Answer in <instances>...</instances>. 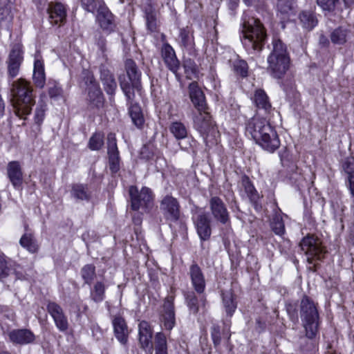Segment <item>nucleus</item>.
Wrapping results in <instances>:
<instances>
[{"label": "nucleus", "instance_id": "30", "mask_svg": "<svg viewBox=\"0 0 354 354\" xmlns=\"http://www.w3.org/2000/svg\"><path fill=\"white\" fill-rule=\"evenodd\" d=\"M97 12V20L100 27L108 33L113 32L115 26L113 14L104 6Z\"/></svg>", "mask_w": 354, "mask_h": 354}, {"label": "nucleus", "instance_id": "5", "mask_svg": "<svg viewBox=\"0 0 354 354\" xmlns=\"http://www.w3.org/2000/svg\"><path fill=\"white\" fill-rule=\"evenodd\" d=\"M193 127L207 145L208 142H214L219 135L218 128L207 110L198 112L194 115Z\"/></svg>", "mask_w": 354, "mask_h": 354}, {"label": "nucleus", "instance_id": "2", "mask_svg": "<svg viewBox=\"0 0 354 354\" xmlns=\"http://www.w3.org/2000/svg\"><path fill=\"white\" fill-rule=\"evenodd\" d=\"M11 92L16 115L26 119L25 116L30 114L35 102L30 83L24 79H19L12 83Z\"/></svg>", "mask_w": 354, "mask_h": 354}, {"label": "nucleus", "instance_id": "26", "mask_svg": "<svg viewBox=\"0 0 354 354\" xmlns=\"http://www.w3.org/2000/svg\"><path fill=\"white\" fill-rule=\"evenodd\" d=\"M174 301V296L169 295L165 298L163 305V324L165 328L169 330H171L175 325V312Z\"/></svg>", "mask_w": 354, "mask_h": 354}, {"label": "nucleus", "instance_id": "7", "mask_svg": "<svg viewBox=\"0 0 354 354\" xmlns=\"http://www.w3.org/2000/svg\"><path fill=\"white\" fill-rule=\"evenodd\" d=\"M301 250L307 256L309 264H313L315 260H321L324 257L326 250L322 245L321 241L314 235L308 234L300 242Z\"/></svg>", "mask_w": 354, "mask_h": 354}, {"label": "nucleus", "instance_id": "59", "mask_svg": "<svg viewBox=\"0 0 354 354\" xmlns=\"http://www.w3.org/2000/svg\"><path fill=\"white\" fill-rule=\"evenodd\" d=\"M152 333L147 335H139V342L142 348L151 347Z\"/></svg>", "mask_w": 354, "mask_h": 354}, {"label": "nucleus", "instance_id": "22", "mask_svg": "<svg viewBox=\"0 0 354 354\" xmlns=\"http://www.w3.org/2000/svg\"><path fill=\"white\" fill-rule=\"evenodd\" d=\"M178 44L183 50L185 51L188 55L193 57L196 55L194 36L188 27L180 29Z\"/></svg>", "mask_w": 354, "mask_h": 354}, {"label": "nucleus", "instance_id": "51", "mask_svg": "<svg viewBox=\"0 0 354 354\" xmlns=\"http://www.w3.org/2000/svg\"><path fill=\"white\" fill-rule=\"evenodd\" d=\"M211 337L215 348H218L221 342V330L218 324H213L210 328Z\"/></svg>", "mask_w": 354, "mask_h": 354}, {"label": "nucleus", "instance_id": "21", "mask_svg": "<svg viewBox=\"0 0 354 354\" xmlns=\"http://www.w3.org/2000/svg\"><path fill=\"white\" fill-rule=\"evenodd\" d=\"M160 53L161 57L169 70L174 73H176L180 67V62L172 46L167 42L163 43Z\"/></svg>", "mask_w": 354, "mask_h": 354}, {"label": "nucleus", "instance_id": "49", "mask_svg": "<svg viewBox=\"0 0 354 354\" xmlns=\"http://www.w3.org/2000/svg\"><path fill=\"white\" fill-rule=\"evenodd\" d=\"M104 145V135L100 132L95 133L89 139L88 148L93 151L100 150Z\"/></svg>", "mask_w": 354, "mask_h": 354}, {"label": "nucleus", "instance_id": "60", "mask_svg": "<svg viewBox=\"0 0 354 354\" xmlns=\"http://www.w3.org/2000/svg\"><path fill=\"white\" fill-rule=\"evenodd\" d=\"M184 67H185L186 73L190 72V73L194 74L197 71L196 64L190 58L185 59Z\"/></svg>", "mask_w": 354, "mask_h": 354}, {"label": "nucleus", "instance_id": "39", "mask_svg": "<svg viewBox=\"0 0 354 354\" xmlns=\"http://www.w3.org/2000/svg\"><path fill=\"white\" fill-rule=\"evenodd\" d=\"M106 286L102 281H97L90 290V298L95 303L102 302L105 298Z\"/></svg>", "mask_w": 354, "mask_h": 354}, {"label": "nucleus", "instance_id": "57", "mask_svg": "<svg viewBox=\"0 0 354 354\" xmlns=\"http://www.w3.org/2000/svg\"><path fill=\"white\" fill-rule=\"evenodd\" d=\"M147 29L151 32H156L157 30L156 15L145 17Z\"/></svg>", "mask_w": 354, "mask_h": 354}, {"label": "nucleus", "instance_id": "32", "mask_svg": "<svg viewBox=\"0 0 354 354\" xmlns=\"http://www.w3.org/2000/svg\"><path fill=\"white\" fill-rule=\"evenodd\" d=\"M71 194L76 201H89L92 198V192L86 184H73L71 187Z\"/></svg>", "mask_w": 354, "mask_h": 354}, {"label": "nucleus", "instance_id": "14", "mask_svg": "<svg viewBox=\"0 0 354 354\" xmlns=\"http://www.w3.org/2000/svg\"><path fill=\"white\" fill-rule=\"evenodd\" d=\"M169 131L178 140H183L178 145L182 149H188L194 147L196 141L192 138L187 136V130L184 124L180 122H174L169 126Z\"/></svg>", "mask_w": 354, "mask_h": 354}, {"label": "nucleus", "instance_id": "10", "mask_svg": "<svg viewBox=\"0 0 354 354\" xmlns=\"http://www.w3.org/2000/svg\"><path fill=\"white\" fill-rule=\"evenodd\" d=\"M84 80L87 91L86 100L89 104L96 108L102 107L104 103V97L99 83L91 74L87 75Z\"/></svg>", "mask_w": 354, "mask_h": 354}, {"label": "nucleus", "instance_id": "42", "mask_svg": "<svg viewBox=\"0 0 354 354\" xmlns=\"http://www.w3.org/2000/svg\"><path fill=\"white\" fill-rule=\"evenodd\" d=\"M348 35L349 32L346 28L338 27L330 33V41L335 45H343L346 42Z\"/></svg>", "mask_w": 354, "mask_h": 354}, {"label": "nucleus", "instance_id": "63", "mask_svg": "<svg viewBox=\"0 0 354 354\" xmlns=\"http://www.w3.org/2000/svg\"><path fill=\"white\" fill-rule=\"evenodd\" d=\"M144 12H145V17H147L149 15H156L155 8L153 7V6L150 3L146 4L144 6Z\"/></svg>", "mask_w": 354, "mask_h": 354}, {"label": "nucleus", "instance_id": "62", "mask_svg": "<svg viewBox=\"0 0 354 354\" xmlns=\"http://www.w3.org/2000/svg\"><path fill=\"white\" fill-rule=\"evenodd\" d=\"M96 44H97V47L99 48V49L103 53V55L105 56L104 53L106 51V39L102 36H100L97 40Z\"/></svg>", "mask_w": 354, "mask_h": 354}, {"label": "nucleus", "instance_id": "6", "mask_svg": "<svg viewBox=\"0 0 354 354\" xmlns=\"http://www.w3.org/2000/svg\"><path fill=\"white\" fill-rule=\"evenodd\" d=\"M120 86L123 91L127 101V104L129 105V114L131 118L133 124L138 129H142L145 124V118L140 106L133 102L135 97V93L132 90L131 85L125 80L120 79Z\"/></svg>", "mask_w": 354, "mask_h": 354}, {"label": "nucleus", "instance_id": "43", "mask_svg": "<svg viewBox=\"0 0 354 354\" xmlns=\"http://www.w3.org/2000/svg\"><path fill=\"white\" fill-rule=\"evenodd\" d=\"M223 306L227 314L232 316L236 308V303L234 301L233 294L231 291L222 292Z\"/></svg>", "mask_w": 354, "mask_h": 354}, {"label": "nucleus", "instance_id": "47", "mask_svg": "<svg viewBox=\"0 0 354 354\" xmlns=\"http://www.w3.org/2000/svg\"><path fill=\"white\" fill-rule=\"evenodd\" d=\"M155 349L156 354H168L166 337L162 333L156 335Z\"/></svg>", "mask_w": 354, "mask_h": 354}, {"label": "nucleus", "instance_id": "25", "mask_svg": "<svg viewBox=\"0 0 354 354\" xmlns=\"http://www.w3.org/2000/svg\"><path fill=\"white\" fill-rule=\"evenodd\" d=\"M48 13L51 24L57 25L63 24L66 18V8L59 2H50L48 4Z\"/></svg>", "mask_w": 354, "mask_h": 354}, {"label": "nucleus", "instance_id": "4", "mask_svg": "<svg viewBox=\"0 0 354 354\" xmlns=\"http://www.w3.org/2000/svg\"><path fill=\"white\" fill-rule=\"evenodd\" d=\"M160 210L174 232H185L187 230L185 223L181 218L180 205L177 198L171 195L165 196L160 202Z\"/></svg>", "mask_w": 354, "mask_h": 354}, {"label": "nucleus", "instance_id": "15", "mask_svg": "<svg viewBox=\"0 0 354 354\" xmlns=\"http://www.w3.org/2000/svg\"><path fill=\"white\" fill-rule=\"evenodd\" d=\"M107 154L109 169L111 173L115 174L120 170V157L113 133H109L107 136Z\"/></svg>", "mask_w": 354, "mask_h": 354}, {"label": "nucleus", "instance_id": "55", "mask_svg": "<svg viewBox=\"0 0 354 354\" xmlns=\"http://www.w3.org/2000/svg\"><path fill=\"white\" fill-rule=\"evenodd\" d=\"M14 0H0V14L7 16L10 12Z\"/></svg>", "mask_w": 354, "mask_h": 354}, {"label": "nucleus", "instance_id": "48", "mask_svg": "<svg viewBox=\"0 0 354 354\" xmlns=\"http://www.w3.org/2000/svg\"><path fill=\"white\" fill-rule=\"evenodd\" d=\"M47 110V104L43 100H40L38 102L37 106L35 111L34 120L35 124L40 126L43 122L45 118V113Z\"/></svg>", "mask_w": 354, "mask_h": 354}, {"label": "nucleus", "instance_id": "9", "mask_svg": "<svg viewBox=\"0 0 354 354\" xmlns=\"http://www.w3.org/2000/svg\"><path fill=\"white\" fill-rule=\"evenodd\" d=\"M192 220L201 241H207L212 234L211 219L202 209L195 206L192 209Z\"/></svg>", "mask_w": 354, "mask_h": 354}, {"label": "nucleus", "instance_id": "29", "mask_svg": "<svg viewBox=\"0 0 354 354\" xmlns=\"http://www.w3.org/2000/svg\"><path fill=\"white\" fill-rule=\"evenodd\" d=\"M112 324L116 339L122 344H126L129 332L124 319L120 315L114 316L112 319Z\"/></svg>", "mask_w": 354, "mask_h": 354}, {"label": "nucleus", "instance_id": "45", "mask_svg": "<svg viewBox=\"0 0 354 354\" xmlns=\"http://www.w3.org/2000/svg\"><path fill=\"white\" fill-rule=\"evenodd\" d=\"M285 178L290 183L295 184L302 179L301 171L295 164L292 163L286 171Z\"/></svg>", "mask_w": 354, "mask_h": 354}, {"label": "nucleus", "instance_id": "13", "mask_svg": "<svg viewBox=\"0 0 354 354\" xmlns=\"http://www.w3.org/2000/svg\"><path fill=\"white\" fill-rule=\"evenodd\" d=\"M272 126L264 118L254 117L249 120L246 123L245 133L250 136L256 143L267 132L266 129L270 128Z\"/></svg>", "mask_w": 354, "mask_h": 354}, {"label": "nucleus", "instance_id": "20", "mask_svg": "<svg viewBox=\"0 0 354 354\" xmlns=\"http://www.w3.org/2000/svg\"><path fill=\"white\" fill-rule=\"evenodd\" d=\"M189 275L195 291L199 295L203 294L206 286L205 279L201 268L196 263L194 262L190 266Z\"/></svg>", "mask_w": 354, "mask_h": 354}, {"label": "nucleus", "instance_id": "23", "mask_svg": "<svg viewBox=\"0 0 354 354\" xmlns=\"http://www.w3.org/2000/svg\"><path fill=\"white\" fill-rule=\"evenodd\" d=\"M100 80L107 95L113 96L117 88V83L113 73L106 64L100 66Z\"/></svg>", "mask_w": 354, "mask_h": 354}, {"label": "nucleus", "instance_id": "52", "mask_svg": "<svg viewBox=\"0 0 354 354\" xmlns=\"http://www.w3.org/2000/svg\"><path fill=\"white\" fill-rule=\"evenodd\" d=\"M248 66L245 61L240 59L234 62V71L243 77L248 76Z\"/></svg>", "mask_w": 354, "mask_h": 354}, {"label": "nucleus", "instance_id": "27", "mask_svg": "<svg viewBox=\"0 0 354 354\" xmlns=\"http://www.w3.org/2000/svg\"><path fill=\"white\" fill-rule=\"evenodd\" d=\"M190 99L198 112L207 110L205 95L196 82H192L189 86Z\"/></svg>", "mask_w": 354, "mask_h": 354}, {"label": "nucleus", "instance_id": "64", "mask_svg": "<svg viewBox=\"0 0 354 354\" xmlns=\"http://www.w3.org/2000/svg\"><path fill=\"white\" fill-rule=\"evenodd\" d=\"M319 44L322 47H328L330 44V41L326 36L322 34L319 38Z\"/></svg>", "mask_w": 354, "mask_h": 354}, {"label": "nucleus", "instance_id": "28", "mask_svg": "<svg viewBox=\"0 0 354 354\" xmlns=\"http://www.w3.org/2000/svg\"><path fill=\"white\" fill-rule=\"evenodd\" d=\"M8 177L13 187L19 189L23 183V173L21 165L17 161H11L7 166Z\"/></svg>", "mask_w": 354, "mask_h": 354}, {"label": "nucleus", "instance_id": "36", "mask_svg": "<svg viewBox=\"0 0 354 354\" xmlns=\"http://www.w3.org/2000/svg\"><path fill=\"white\" fill-rule=\"evenodd\" d=\"M290 57L286 45L279 38L274 37L272 41V50L268 58Z\"/></svg>", "mask_w": 354, "mask_h": 354}, {"label": "nucleus", "instance_id": "31", "mask_svg": "<svg viewBox=\"0 0 354 354\" xmlns=\"http://www.w3.org/2000/svg\"><path fill=\"white\" fill-rule=\"evenodd\" d=\"M12 274H15L16 279H22V274L15 272L9 259L3 252H0V280L6 279Z\"/></svg>", "mask_w": 354, "mask_h": 354}, {"label": "nucleus", "instance_id": "58", "mask_svg": "<svg viewBox=\"0 0 354 354\" xmlns=\"http://www.w3.org/2000/svg\"><path fill=\"white\" fill-rule=\"evenodd\" d=\"M286 308L290 319L292 321H298V313L296 306L292 304H287Z\"/></svg>", "mask_w": 354, "mask_h": 354}, {"label": "nucleus", "instance_id": "3", "mask_svg": "<svg viewBox=\"0 0 354 354\" xmlns=\"http://www.w3.org/2000/svg\"><path fill=\"white\" fill-rule=\"evenodd\" d=\"M299 315L306 338L313 340L319 333L320 319L317 304L309 297L304 295L299 304Z\"/></svg>", "mask_w": 354, "mask_h": 354}, {"label": "nucleus", "instance_id": "56", "mask_svg": "<svg viewBox=\"0 0 354 354\" xmlns=\"http://www.w3.org/2000/svg\"><path fill=\"white\" fill-rule=\"evenodd\" d=\"M140 158L149 160L153 157V151L149 145H144L140 152Z\"/></svg>", "mask_w": 354, "mask_h": 354}, {"label": "nucleus", "instance_id": "24", "mask_svg": "<svg viewBox=\"0 0 354 354\" xmlns=\"http://www.w3.org/2000/svg\"><path fill=\"white\" fill-rule=\"evenodd\" d=\"M11 342L15 344L26 345L32 344L35 339V335L29 329H13L8 333Z\"/></svg>", "mask_w": 354, "mask_h": 354}, {"label": "nucleus", "instance_id": "46", "mask_svg": "<svg viewBox=\"0 0 354 354\" xmlns=\"http://www.w3.org/2000/svg\"><path fill=\"white\" fill-rule=\"evenodd\" d=\"M272 230L275 234L282 236L285 233V225L282 217L279 214H276L270 223Z\"/></svg>", "mask_w": 354, "mask_h": 354}, {"label": "nucleus", "instance_id": "17", "mask_svg": "<svg viewBox=\"0 0 354 354\" xmlns=\"http://www.w3.org/2000/svg\"><path fill=\"white\" fill-rule=\"evenodd\" d=\"M266 131L267 132L264 133L257 144L263 150L273 153L279 147L280 140L273 127L266 129Z\"/></svg>", "mask_w": 354, "mask_h": 354}, {"label": "nucleus", "instance_id": "18", "mask_svg": "<svg viewBox=\"0 0 354 354\" xmlns=\"http://www.w3.org/2000/svg\"><path fill=\"white\" fill-rule=\"evenodd\" d=\"M47 310L53 317L57 329L60 332H66L68 328V322L62 307L55 302H49Z\"/></svg>", "mask_w": 354, "mask_h": 354}, {"label": "nucleus", "instance_id": "19", "mask_svg": "<svg viewBox=\"0 0 354 354\" xmlns=\"http://www.w3.org/2000/svg\"><path fill=\"white\" fill-rule=\"evenodd\" d=\"M125 69L129 77V81L125 80V77H119V80L127 82L132 88V90L140 91L141 89L140 76L141 73L139 71L135 62L131 59H127L125 62Z\"/></svg>", "mask_w": 354, "mask_h": 354}, {"label": "nucleus", "instance_id": "12", "mask_svg": "<svg viewBox=\"0 0 354 354\" xmlns=\"http://www.w3.org/2000/svg\"><path fill=\"white\" fill-rule=\"evenodd\" d=\"M267 71L274 79L280 80L284 77L289 70L290 57L267 58Z\"/></svg>", "mask_w": 354, "mask_h": 354}, {"label": "nucleus", "instance_id": "34", "mask_svg": "<svg viewBox=\"0 0 354 354\" xmlns=\"http://www.w3.org/2000/svg\"><path fill=\"white\" fill-rule=\"evenodd\" d=\"M253 101L259 110H262L265 113H268L272 109L271 104L266 92L259 88L256 90Z\"/></svg>", "mask_w": 354, "mask_h": 354}, {"label": "nucleus", "instance_id": "1", "mask_svg": "<svg viewBox=\"0 0 354 354\" xmlns=\"http://www.w3.org/2000/svg\"><path fill=\"white\" fill-rule=\"evenodd\" d=\"M242 44L249 54L260 53L265 44L267 35L259 19L252 18L243 24Z\"/></svg>", "mask_w": 354, "mask_h": 354}, {"label": "nucleus", "instance_id": "53", "mask_svg": "<svg viewBox=\"0 0 354 354\" xmlns=\"http://www.w3.org/2000/svg\"><path fill=\"white\" fill-rule=\"evenodd\" d=\"M48 95L50 98L58 100L63 97V90L59 84L55 82L49 86Z\"/></svg>", "mask_w": 354, "mask_h": 354}, {"label": "nucleus", "instance_id": "38", "mask_svg": "<svg viewBox=\"0 0 354 354\" xmlns=\"http://www.w3.org/2000/svg\"><path fill=\"white\" fill-rule=\"evenodd\" d=\"M299 18L303 28L308 30L313 29L318 23L315 14L310 10L302 11Z\"/></svg>", "mask_w": 354, "mask_h": 354}, {"label": "nucleus", "instance_id": "44", "mask_svg": "<svg viewBox=\"0 0 354 354\" xmlns=\"http://www.w3.org/2000/svg\"><path fill=\"white\" fill-rule=\"evenodd\" d=\"M80 273L84 283L91 285L96 277L95 267L93 264H86L82 268Z\"/></svg>", "mask_w": 354, "mask_h": 354}, {"label": "nucleus", "instance_id": "61", "mask_svg": "<svg viewBox=\"0 0 354 354\" xmlns=\"http://www.w3.org/2000/svg\"><path fill=\"white\" fill-rule=\"evenodd\" d=\"M139 335H147L152 333L151 327L148 322L142 321L138 326Z\"/></svg>", "mask_w": 354, "mask_h": 354}, {"label": "nucleus", "instance_id": "35", "mask_svg": "<svg viewBox=\"0 0 354 354\" xmlns=\"http://www.w3.org/2000/svg\"><path fill=\"white\" fill-rule=\"evenodd\" d=\"M32 78L36 86L39 88L44 86L46 82L44 66L43 62L39 59H35L34 62Z\"/></svg>", "mask_w": 354, "mask_h": 354}, {"label": "nucleus", "instance_id": "41", "mask_svg": "<svg viewBox=\"0 0 354 354\" xmlns=\"http://www.w3.org/2000/svg\"><path fill=\"white\" fill-rule=\"evenodd\" d=\"M242 185L250 201L257 206L260 196L248 177L245 176L243 178Z\"/></svg>", "mask_w": 354, "mask_h": 354}, {"label": "nucleus", "instance_id": "37", "mask_svg": "<svg viewBox=\"0 0 354 354\" xmlns=\"http://www.w3.org/2000/svg\"><path fill=\"white\" fill-rule=\"evenodd\" d=\"M277 10L283 19L297 12V3L295 0H278Z\"/></svg>", "mask_w": 354, "mask_h": 354}, {"label": "nucleus", "instance_id": "54", "mask_svg": "<svg viewBox=\"0 0 354 354\" xmlns=\"http://www.w3.org/2000/svg\"><path fill=\"white\" fill-rule=\"evenodd\" d=\"M339 0H317V5L322 8L323 10L333 11L334 10L337 3Z\"/></svg>", "mask_w": 354, "mask_h": 354}, {"label": "nucleus", "instance_id": "11", "mask_svg": "<svg viewBox=\"0 0 354 354\" xmlns=\"http://www.w3.org/2000/svg\"><path fill=\"white\" fill-rule=\"evenodd\" d=\"M209 207L211 214L214 219L222 225H227L230 223V213L227 208L218 196H212L209 201Z\"/></svg>", "mask_w": 354, "mask_h": 354}, {"label": "nucleus", "instance_id": "40", "mask_svg": "<svg viewBox=\"0 0 354 354\" xmlns=\"http://www.w3.org/2000/svg\"><path fill=\"white\" fill-rule=\"evenodd\" d=\"M19 244L30 253H36L39 250L37 241L31 233H25L19 240Z\"/></svg>", "mask_w": 354, "mask_h": 354}, {"label": "nucleus", "instance_id": "16", "mask_svg": "<svg viewBox=\"0 0 354 354\" xmlns=\"http://www.w3.org/2000/svg\"><path fill=\"white\" fill-rule=\"evenodd\" d=\"M23 59L24 57L21 46L19 44L14 45L6 62L9 77L14 78L19 74Z\"/></svg>", "mask_w": 354, "mask_h": 354}, {"label": "nucleus", "instance_id": "33", "mask_svg": "<svg viewBox=\"0 0 354 354\" xmlns=\"http://www.w3.org/2000/svg\"><path fill=\"white\" fill-rule=\"evenodd\" d=\"M185 299L189 311L194 315L198 313L200 306L205 307L206 304L205 295H200L198 297L194 292H187L185 295Z\"/></svg>", "mask_w": 354, "mask_h": 354}, {"label": "nucleus", "instance_id": "8", "mask_svg": "<svg viewBox=\"0 0 354 354\" xmlns=\"http://www.w3.org/2000/svg\"><path fill=\"white\" fill-rule=\"evenodd\" d=\"M129 195L131 201V208L137 211L144 209L146 212L149 211L153 207V194L151 190L144 187L138 192L136 186L129 187Z\"/></svg>", "mask_w": 354, "mask_h": 354}, {"label": "nucleus", "instance_id": "50", "mask_svg": "<svg viewBox=\"0 0 354 354\" xmlns=\"http://www.w3.org/2000/svg\"><path fill=\"white\" fill-rule=\"evenodd\" d=\"M81 3L84 10L92 13L104 6L102 0H81Z\"/></svg>", "mask_w": 354, "mask_h": 354}]
</instances>
